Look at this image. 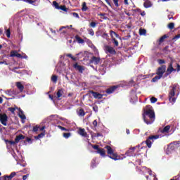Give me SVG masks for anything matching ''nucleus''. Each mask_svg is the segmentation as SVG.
Instances as JSON below:
<instances>
[{
  "instance_id": "nucleus-49",
  "label": "nucleus",
  "mask_w": 180,
  "mask_h": 180,
  "mask_svg": "<svg viewBox=\"0 0 180 180\" xmlns=\"http://www.w3.org/2000/svg\"><path fill=\"white\" fill-rule=\"evenodd\" d=\"M103 135L101 133H96L94 134V137H103Z\"/></svg>"
},
{
  "instance_id": "nucleus-11",
  "label": "nucleus",
  "mask_w": 180,
  "mask_h": 180,
  "mask_svg": "<svg viewBox=\"0 0 180 180\" xmlns=\"http://www.w3.org/2000/svg\"><path fill=\"white\" fill-rule=\"evenodd\" d=\"M118 88L119 86H112L110 88L107 89L105 90V92L108 94V95H110V94H113Z\"/></svg>"
},
{
  "instance_id": "nucleus-3",
  "label": "nucleus",
  "mask_w": 180,
  "mask_h": 180,
  "mask_svg": "<svg viewBox=\"0 0 180 180\" xmlns=\"http://www.w3.org/2000/svg\"><path fill=\"white\" fill-rule=\"evenodd\" d=\"M105 150H107V153L108 154L109 158H111V160H114L115 161H117V160H120L119 155L117 154L113 153V149L110 146H105Z\"/></svg>"
},
{
  "instance_id": "nucleus-52",
  "label": "nucleus",
  "mask_w": 180,
  "mask_h": 180,
  "mask_svg": "<svg viewBox=\"0 0 180 180\" xmlns=\"http://www.w3.org/2000/svg\"><path fill=\"white\" fill-rule=\"evenodd\" d=\"M102 37H103V39H108V37H109V35L108 34V33L104 32L102 35Z\"/></svg>"
},
{
  "instance_id": "nucleus-55",
  "label": "nucleus",
  "mask_w": 180,
  "mask_h": 180,
  "mask_svg": "<svg viewBox=\"0 0 180 180\" xmlns=\"http://www.w3.org/2000/svg\"><path fill=\"white\" fill-rule=\"evenodd\" d=\"M168 75H171V73H169V72L166 70V72L164 75V77L167 78V77H168Z\"/></svg>"
},
{
  "instance_id": "nucleus-26",
  "label": "nucleus",
  "mask_w": 180,
  "mask_h": 180,
  "mask_svg": "<svg viewBox=\"0 0 180 180\" xmlns=\"http://www.w3.org/2000/svg\"><path fill=\"white\" fill-rule=\"evenodd\" d=\"M172 146H174L176 148H178V147H180V141H175L172 142Z\"/></svg>"
},
{
  "instance_id": "nucleus-4",
  "label": "nucleus",
  "mask_w": 180,
  "mask_h": 180,
  "mask_svg": "<svg viewBox=\"0 0 180 180\" xmlns=\"http://www.w3.org/2000/svg\"><path fill=\"white\" fill-rule=\"evenodd\" d=\"M92 148L94 150H97L96 153L100 154L101 157H106V150L102 148H99V146L98 145H91Z\"/></svg>"
},
{
  "instance_id": "nucleus-2",
  "label": "nucleus",
  "mask_w": 180,
  "mask_h": 180,
  "mask_svg": "<svg viewBox=\"0 0 180 180\" xmlns=\"http://www.w3.org/2000/svg\"><path fill=\"white\" fill-rule=\"evenodd\" d=\"M160 139V135H150L149 136L146 141H143L141 144H146L148 148H151V146L153 143H154L155 140H158Z\"/></svg>"
},
{
  "instance_id": "nucleus-37",
  "label": "nucleus",
  "mask_w": 180,
  "mask_h": 180,
  "mask_svg": "<svg viewBox=\"0 0 180 180\" xmlns=\"http://www.w3.org/2000/svg\"><path fill=\"white\" fill-rule=\"evenodd\" d=\"M58 129H60L63 131H70V129H67L64 127H62L61 125H58Z\"/></svg>"
},
{
  "instance_id": "nucleus-46",
  "label": "nucleus",
  "mask_w": 180,
  "mask_h": 180,
  "mask_svg": "<svg viewBox=\"0 0 180 180\" xmlns=\"http://www.w3.org/2000/svg\"><path fill=\"white\" fill-rule=\"evenodd\" d=\"M158 63L160 65L165 64V60L164 59H158Z\"/></svg>"
},
{
  "instance_id": "nucleus-35",
  "label": "nucleus",
  "mask_w": 180,
  "mask_h": 180,
  "mask_svg": "<svg viewBox=\"0 0 180 180\" xmlns=\"http://www.w3.org/2000/svg\"><path fill=\"white\" fill-rule=\"evenodd\" d=\"M112 41L113 44H115V47L119 46V41L117 40H116V38H112Z\"/></svg>"
},
{
  "instance_id": "nucleus-13",
  "label": "nucleus",
  "mask_w": 180,
  "mask_h": 180,
  "mask_svg": "<svg viewBox=\"0 0 180 180\" xmlns=\"http://www.w3.org/2000/svg\"><path fill=\"white\" fill-rule=\"evenodd\" d=\"M44 129H46V127H44V126L40 127V126L37 125V126L33 127L32 131L34 133H37V131H43V130H44Z\"/></svg>"
},
{
  "instance_id": "nucleus-50",
  "label": "nucleus",
  "mask_w": 180,
  "mask_h": 180,
  "mask_svg": "<svg viewBox=\"0 0 180 180\" xmlns=\"http://www.w3.org/2000/svg\"><path fill=\"white\" fill-rule=\"evenodd\" d=\"M72 15L74 16V18H77V19H79V15H78L77 13H72Z\"/></svg>"
},
{
  "instance_id": "nucleus-54",
  "label": "nucleus",
  "mask_w": 180,
  "mask_h": 180,
  "mask_svg": "<svg viewBox=\"0 0 180 180\" xmlns=\"http://www.w3.org/2000/svg\"><path fill=\"white\" fill-rule=\"evenodd\" d=\"M93 110H94L96 112H98V105H94L93 106Z\"/></svg>"
},
{
  "instance_id": "nucleus-27",
  "label": "nucleus",
  "mask_w": 180,
  "mask_h": 180,
  "mask_svg": "<svg viewBox=\"0 0 180 180\" xmlns=\"http://www.w3.org/2000/svg\"><path fill=\"white\" fill-rule=\"evenodd\" d=\"M176 148L175 147L174 145H172V143L168 146L167 147V150L168 151H174Z\"/></svg>"
},
{
  "instance_id": "nucleus-17",
  "label": "nucleus",
  "mask_w": 180,
  "mask_h": 180,
  "mask_svg": "<svg viewBox=\"0 0 180 180\" xmlns=\"http://www.w3.org/2000/svg\"><path fill=\"white\" fill-rule=\"evenodd\" d=\"M110 35L111 39H115V37H116V39H120V36L113 30L110 31Z\"/></svg>"
},
{
  "instance_id": "nucleus-58",
  "label": "nucleus",
  "mask_w": 180,
  "mask_h": 180,
  "mask_svg": "<svg viewBox=\"0 0 180 180\" xmlns=\"http://www.w3.org/2000/svg\"><path fill=\"white\" fill-rule=\"evenodd\" d=\"M2 64H5V65H8L9 63H6V61L4 60V61L0 62V65H2Z\"/></svg>"
},
{
  "instance_id": "nucleus-25",
  "label": "nucleus",
  "mask_w": 180,
  "mask_h": 180,
  "mask_svg": "<svg viewBox=\"0 0 180 180\" xmlns=\"http://www.w3.org/2000/svg\"><path fill=\"white\" fill-rule=\"evenodd\" d=\"M162 76H160V75H157L155 77H153L151 80V82H157L159 79H161Z\"/></svg>"
},
{
  "instance_id": "nucleus-41",
  "label": "nucleus",
  "mask_w": 180,
  "mask_h": 180,
  "mask_svg": "<svg viewBox=\"0 0 180 180\" xmlns=\"http://www.w3.org/2000/svg\"><path fill=\"white\" fill-rule=\"evenodd\" d=\"M23 2H26L27 4H30V5H33L36 1L34 0H23Z\"/></svg>"
},
{
  "instance_id": "nucleus-7",
  "label": "nucleus",
  "mask_w": 180,
  "mask_h": 180,
  "mask_svg": "<svg viewBox=\"0 0 180 180\" xmlns=\"http://www.w3.org/2000/svg\"><path fill=\"white\" fill-rule=\"evenodd\" d=\"M91 94L95 99H102L103 98V94L94 91V90H89L88 91L89 95H91Z\"/></svg>"
},
{
  "instance_id": "nucleus-20",
  "label": "nucleus",
  "mask_w": 180,
  "mask_h": 180,
  "mask_svg": "<svg viewBox=\"0 0 180 180\" xmlns=\"http://www.w3.org/2000/svg\"><path fill=\"white\" fill-rule=\"evenodd\" d=\"M143 6L146 9H148V8H151V6H153V3L150 1H146L143 3Z\"/></svg>"
},
{
  "instance_id": "nucleus-23",
  "label": "nucleus",
  "mask_w": 180,
  "mask_h": 180,
  "mask_svg": "<svg viewBox=\"0 0 180 180\" xmlns=\"http://www.w3.org/2000/svg\"><path fill=\"white\" fill-rule=\"evenodd\" d=\"M88 9H89V8H88V6H86V2H83L82 4V12H86V11H88Z\"/></svg>"
},
{
  "instance_id": "nucleus-30",
  "label": "nucleus",
  "mask_w": 180,
  "mask_h": 180,
  "mask_svg": "<svg viewBox=\"0 0 180 180\" xmlns=\"http://www.w3.org/2000/svg\"><path fill=\"white\" fill-rule=\"evenodd\" d=\"M147 34V31L144 29H140L139 30V34L140 36H146Z\"/></svg>"
},
{
  "instance_id": "nucleus-28",
  "label": "nucleus",
  "mask_w": 180,
  "mask_h": 180,
  "mask_svg": "<svg viewBox=\"0 0 180 180\" xmlns=\"http://www.w3.org/2000/svg\"><path fill=\"white\" fill-rule=\"evenodd\" d=\"M165 39H168V35L165 34L162 37H161L159 39V43H164Z\"/></svg>"
},
{
  "instance_id": "nucleus-5",
  "label": "nucleus",
  "mask_w": 180,
  "mask_h": 180,
  "mask_svg": "<svg viewBox=\"0 0 180 180\" xmlns=\"http://www.w3.org/2000/svg\"><path fill=\"white\" fill-rule=\"evenodd\" d=\"M10 57H17V58H25V60L28 58L27 55L22 56V54L18 53V51L15 50L10 52Z\"/></svg>"
},
{
  "instance_id": "nucleus-8",
  "label": "nucleus",
  "mask_w": 180,
  "mask_h": 180,
  "mask_svg": "<svg viewBox=\"0 0 180 180\" xmlns=\"http://www.w3.org/2000/svg\"><path fill=\"white\" fill-rule=\"evenodd\" d=\"M1 109H0V113H1ZM0 122L3 126H7L8 122V115L5 113L0 114Z\"/></svg>"
},
{
  "instance_id": "nucleus-33",
  "label": "nucleus",
  "mask_w": 180,
  "mask_h": 180,
  "mask_svg": "<svg viewBox=\"0 0 180 180\" xmlns=\"http://www.w3.org/2000/svg\"><path fill=\"white\" fill-rule=\"evenodd\" d=\"M19 67H15V68H13L12 70H11V71H13V72H15V74H22V72H20V70H19Z\"/></svg>"
},
{
  "instance_id": "nucleus-40",
  "label": "nucleus",
  "mask_w": 180,
  "mask_h": 180,
  "mask_svg": "<svg viewBox=\"0 0 180 180\" xmlns=\"http://www.w3.org/2000/svg\"><path fill=\"white\" fill-rule=\"evenodd\" d=\"M63 136L65 139H70L71 137V133H63Z\"/></svg>"
},
{
  "instance_id": "nucleus-43",
  "label": "nucleus",
  "mask_w": 180,
  "mask_h": 180,
  "mask_svg": "<svg viewBox=\"0 0 180 180\" xmlns=\"http://www.w3.org/2000/svg\"><path fill=\"white\" fill-rule=\"evenodd\" d=\"M8 144H10V146H15V144L18 143V142H16V140L15 139V141H7Z\"/></svg>"
},
{
  "instance_id": "nucleus-14",
  "label": "nucleus",
  "mask_w": 180,
  "mask_h": 180,
  "mask_svg": "<svg viewBox=\"0 0 180 180\" xmlns=\"http://www.w3.org/2000/svg\"><path fill=\"white\" fill-rule=\"evenodd\" d=\"M172 61L170 62V63L169 64L167 69L166 71H167V72H169L170 74H172V72H175L176 71V69L174 68V67L172 66Z\"/></svg>"
},
{
  "instance_id": "nucleus-57",
  "label": "nucleus",
  "mask_w": 180,
  "mask_h": 180,
  "mask_svg": "<svg viewBox=\"0 0 180 180\" xmlns=\"http://www.w3.org/2000/svg\"><path fill=\"white\" fill-rule=\"evenodd\" d=\"M93 125L94 126V127H96V126H98V121L96 120L93 122Z\"/></svg>"
},
{
  "instance_id": "nucleus-62",
  "label": "nucleus",
  "mask_w": 180,
  "mask_h": 180,
  "mask_svg": "<svg viewBox=\"0 0 180 180\" xmlns=\"http://www.w3.org/2000/svg\"><path fill=\"white\" fill-rule=\"evenodd\" d=\"M106 4H108V5H109V6H112V4L110 3V1H109V0H105Z\"/></svg>"
},
{
  "instance_id": "nucleus-24",
  "label": "nucleus",
  "mask_w": 180,
  "mask_h": 180,
  "mask_svg": "<svg viewBox=\"0 0 180 180\" xmlns=\"http://www.w3.org/2000/svg\"><path fill=\"white\" fill-rule=\"evenodd\" d=\"M169 129H171V126L167 125L162 129L161 133H168V131H169Z\"/></svg>"
},
{
  "instance_id": "nucleus-53",
  "label": "nucleus",
  "mask_w": 180,
  "mask_h": 180,
  "mask_svg": "<svg viewBox=\"0 0 180 180\" xmlns=\"http://www.w3.org/2000/svg\"><path fill=\"white\" fill-rule=\"evenodd\" d=\"M19 116L20 119H22V120H25L26 119V115H25L24 114L22 115L19 114Z\"/></svg>"
},
{
  "instance_id": "nucleus-44",
  "label": "nucleus",
  "mask_w": 180,
  "mask_h": 180,
  "mask_svg": "<svg viewBox=\"0 0 180 180\" xmlns=\"http://www.w3.org/2000/svg\"><path fill=\"white\" fill-rule=\"evenodd\" d=\"M158 101V99L155 97H152L150 98V102L151 103H155V102H157Z\"/></svg>"
},
{
  "instance_id": "nucleus-10",
  "label": "nucleus",
  "mask_w": 180,
  "mask_h": 180,
  "mask_svg": "<svg viewBox=\"0 0 180 180\" xmlns=\"http://www.w3.org/2000/svg\"><path fill=\"white\" fill-rule=\"evenodd\" d=\"M77 133L79 136H82V137H88V133H86V131H85L84 128H78Z\"/></svg>"
},
{
  "instance_id": "nucleus-9",
  "label": "nucleus",
  "mask_w": 180,
  "mask_h": 180,
  "mask_svg": "<svg viewBox=\"0 0 180 180\" xmlns=\"http://www.w3.org/2000/svg\"><path fill=\"white\" fill-rule=\"evenodd\" d=\"M105 53H109V54H112V56H115L116 54V50H115V48L109 45L105 46Z\"/></svg>"
},
{
  "instance_id": "nucleus-51",
  "label": "nucleus",
  "mask_w": 180,
  "mask_h": 180,
  "mask_svg": "<svg viewBox=\"0 0 180 180\" xmlns=\"http://www.w3.org/2000/svg\"><path fill=\"white\" fill-rule=\"evenodd\" d=\"M6 34L7 37H11V30H7Z\"/></svg>"
},
{
  "instance_id": "nucleus-39",
  "label": "nucleus",
  "mask_w": 180,
  "mask_h": 180,
  "mask_svg": "<svg viewBox=\"0 0 180 180\" xmlns=\"http://www.w3.org/2000/svg\"><path fill=\"white\" fill-rule=\"evenodd\" d=\"M66 57H69L70 58H72V60L73 61H77V58L72 56V54H71V53H68V54L66 55Z\"/></svg>"
},
{
  "instance_id": "nucleus-56",
  "label": "nucleus",
  "mask_w": 180,
  "mask_h": 180,
  "mask_svg": "<svg viewBox=\"0 0 180 180\" xmlns=\"http://www.w3.org/2000/svg\"><path fill=\"white\" fill-rule=\"evenodd\" d=\"M44 136H45L44 132L38 134V137H39V139H43Z\"/></svg>"
},
{
  "instance_id": "nucleus-61",
  "label": "nucleus",
  "mask_w": 180,
  "mask_h": 180,
  "mask_svg": "<svg viewBox=\"0 0 180 180\" xmlns=\"http://www.w3.org/2000/svg\"><path fill=\"white\" fill-rule=\"evenodd\" d=\"M176 71L177 72H179V71H180V65H179V64H177V68H176Z\"/></svg>"
},
{
  "instance_id": "nucleus-21",
  "label": "nucleus",
  "mask_w": 180,
  "mask_h": 180,
  "mask_svg": "<svg viewBox=\"0 0 180 180\" xmlns=\"http://www.w3.org/2000/svg\"><path fill=\"white\" fill-rule=\"evenodd\" d=\"M25 136L23 134H20L15 137V143H19L20 140H25Z\"/></svg>"
},
{
  "instance_id": "nucleus-38",
  "label": "nucleus",
  "mask_w": 180,
  "mask_h": 180,
  "mask_svg": "<svg viewBox=\"0 0 180 180\" xmlns=\"http://www.w3.org/2000/svg\"><path fill=\"white\" fill-rule=\"evenodd\" d=\"M53 5L56 8V9H60V6L57 3V1H53Z\"/></svg>"
},
{
  "instance_id": "nucleus-22",
  "label": "nucleus",
  "mask_w": 180,
  "mask_h": 180,
  "mask_svg": "<svg viewBox=\"0 0 180 180\" xmlns=\"http://www.w3.org/2000/svg\"><path fill=\"white\" fill-rule=\"evenodd\" d=\"M78 116H85V110H84V108H79V110H77Z\"/></svg>"
},
{
  "instance_id": "nucleus-34",
  "label": "nucleus",
  "mask_w": 180,
  "mask_h": 180,
  "mask_svg": "<svg viewBox=\"0 0 180 180\" xmlns=\"http://www.w3.org/2000/svg\"><path fill=\"white\" fill-rule=\"evenodd\" d=\"M59 9H60V11H63V12H68V8H67V6H65V5L60 6V7H59Z\"/></svg>"
},
{
  "instance_id": "nucleus-60",
  "label": "nucleus",
  "mask_w": 180,
  "mask_h": 180,
  "mask_svg": "<svg viewBox=\"0 0 180 180\" xmlns=\"http://www.w3.org/2000/svg\"><path fill=\"white\" fill-rule=\"evenodd\" d=\"M26 141H27V143H30V144H32V139L27 137Z\"/></svg>"
},
{
  "instance_id": "nucleus-64",
  "label": "nucleus",
  "mask_w": 180,
  "mask_h": 180,
  "mask_svg": "<svg viewBox=\"0 0 180 180\" xmlns=\"http://www.w3.org/2000/svg\"><path fill=\"white\" fill-rule=\"evenodd\" d=\"M141 15H142V16H146V11H141Z\"/></svg>"
},
{
  "instance_id": "nucleus-47",
  "label": "nucleus",
  "mask_w": 180,
  "mask_h": 180,
  "mask_svg": "<svg viewBox=\"0 0 180 180\" xmlns=\"http://www.w3.org/2000/svg\"><path fill=\"white\" fill-rule=\"evenodd\" d=\"M169 102H173V103H174L176 102V98L175 97H169Z\"/></svg>"
},
{
  "instance_id": "nucleus-16",
  "label": "nucleus",
  "mask_w": 180,
  "mask_h": 180,
  "mask_svg": "<svg viewBox=\"0 0 180 180\" xmlns=\"http://www.w3.org/2000/svg\"><path fill=\"white\" fill-rule=\"evenodd\" d=\"M91 63H93L95 65H98V63H101V58L93 56L91 58Z\"/></svg>"
},
{
  "instance_id": "nucleus-59",
  "label": "nucleus",
  "mask_w": 180,
  "mask_h": 180,
  "mask_svg": "<svg viewBox=\"0 0 180 180\" xmlns=\"http://www.w3.org/2000/svg\"><path fill=\"white\" fill-rule=\"evenodd\" d=\"M27 178H29V174H26V175H24V176H22V179H23V180H27Z\"/></svg>"
},
{
  "instance_id": "nucleus-15",
  "label": "nucleus",
  "mask_w": 180,
  "mask_h": 180,
  "mask_svg": "<svg viewBox=\"0 0 180 180\" xmlns=\"http://www.w3.org/2000/svg\"><path fill=\"white\" fill-rule=\"evenodd\" d=\"M74 68H75V70H77V71H79V72H81V73H82L84 72V70H85L84 68V66L79 65H78V63H75L74 65Z\"/></svg>"
},
{
  "instance_id": "nucleus-1",
  "label": "nucleus",
  "mask_w": 180,
  "mask_h": 180,
  "mask_svg": "<svg viewBox=\"0 0 180 180\" xmlns=\"http://www.w3.org/2000/svg\"><path fill=\"white\" fill-rule=\"evenodd\" d=\"M143 121L146 124H153L155 120V112L151 105H146L142 114Z\"/></svg>"
},
{
  "instance_id": "nucleus-29",
  "label": "nucleus",
  "mask_w": 180,
  "mask_h": 180,
  "mask_svg": "<svg viewBox=\"0 0 180 180\" xmlns=\"http://www.w3.org/2000/svg\"><path fill=\"white\" fill-rule=\"evenodd\" d=\"M96 25H98V22L95 21H92L91 22L89 23V27H92L93 29H95V27H96Z\"/></svg>"
},
{
  "instance_id": "nucleus-12",
  "label": "nucleus",
  "mask_w": 180,
  "mask_h": 180,
  "mask_svg": "<svg viewBox=\"0 0 180 180\" xmlns=\"http://www.w3.org/2000/svg\"><path fill=\"white\" fill-rule=\"evenodd\" d=\"M176 86H178V84H173L172 89L169 93V98H173V96H175V89H176Z\"/></svg>"
},
{
  "instance_id": "nucleus-6",
  "label": "nucleus",
  "mask_w": 180,
  "mask_h": 180,
  "mask_svg": "<svg viewBox=\"0 0 180 180\" xmlns=\"http://www.w3.org/2000/svg\"><path fill=\"white\" fill-rule=\"evenodd\" d=\"M165 71H167V65H162L159 68H158L156 70V75H160V77H163L164 74H165Z\"/></svg>"
},
{
  "instance_id": "nucleus-31",
  "label": "nucleus",
  "mask_w": 180,
  "mask_h": 180,
  "mask_svg": "<svg viewBox=\"0 0 180 180\" xmlns=\"http://www.w3.org/2000/svg\"><path fill=\"white\" fill-rule=\"evenodd\" d=\"M63 89H59L57 93H56V95H57V98L58 99H60V96H63Z\"/></svg>"
},
{
  "instance_id": "nucleus-18",
  "label": "nucleus",
  "mask_w": 180,
  "mask_h": 180,
  "mask_svg": "<svg viewBox=\"0 0 180 180\" xmlns=\"http://www.w3.org/2000/svg\"><path fill=\"white\" fill-rule=\"evenodd\" d=\"M16 86L18 89H19L20 92H23V90L25 89V86H23V84H22L20 82H18L16 83Z\"/></svg>"
},
{
  "instance_id": "nucleus-19",
  "label": "nucleus",
  "mask_w": 180,
  "mask_h": 180,
  "mask_svg": "<svg viewBox=\"0 0 180 180\" xmlns=\"http://www.w3.org/2000/svg\"><path fill=\"white\" fill-rule=\"evenodd\" d=\"M75 39H76L77 43H79V44H84V43H85V41L84 39H82L81 37H79L78 35H76L75 37Z\"/></svg>"
},
{
  "instance_id": "nucleus-42",
  "label": "nucleus",
  "mask_w": 180,
  "mask_h": 180,
  "mask_svg": "<svg viewBox=\"0 0 180 180\" xmlns=\"http://www.w3.org/2000/svg\"><path fill=\"white\" fill-rule=\"evenodd\" d=\"M112 2L116 8H119V6H120V5H119V0H112Z\"/></svg>"
},
{
  "instance_id": "nucleus-48",
  "label": "nucleus",
  "mask_w": 180,
  "mask_h": 180,
  "mask_svg": "<svg viewBox=\"0 0 180 180\" xmlns=\"http://www.w3.org/2000/svg\"><path fill=\"white\" fill-rule=\"evenodd\" d=\"M8 110H9V112H11V113L15 114L16 108H8Z\"/></svg>"
},
{
  "instance_id": "nucleus-45",
  "label": "nucleus",
  "mask_w": 180,
  "mask_h": 180,
  "mask_svg": "<svg viewBox=\"0 0 180 180\" xmlns=\"http://www.w3.org/2000/svg\"><path fill=\"white\" fill-rule=\"evenodd\" d=\"M88 32H89V34H90V36H94V34H95V32H94V30H92V29H89Z\"/></svg>"
},
{
  "instance_id": "nucleus-63",
  "label": "nucleus",
  "mask_w": 180,
  "mask_h": 180,
  "mask_svg": "<svg viewBox=\"0 0 180 180\" xmlns=\"http://www.w3.org/2000/svg\"><path fill=\"white\" fill-rule=\"evenodd\" d=\"M124 5H129V0H124Z\"/></svg>"
},
{
  "instance_id": "nucleus-36",
  "label": "nucleus",
  "mask_w": 180,
  "mask_h": 180,
  "mask_svg": "<svg viewBox=\"0 0 180 180\" xmlns=\"http://www.w3.org/2000/svg\"><path fill=\"white\" fill-rule=\"evenodd\" d=\"M167 27L169 29H170V30H172V29H174L175 27V23H174V22L169 23L167 25Z\"/></svg>"
},
{
  "instance_id": "nucleus-32",
  "label": "nucleus",
  "mask_w": 180,
  "mask_h": 180,
  "mask_svg": "<svg viewBox=\"0 0 180 180\" xmlns=\"http://www.w3.org/2000/svg\"><path fill=\"white\" fill-rule=\"evenodd\" d=\"M57 79H58V77L56 75H52L51 77V81L52 82H54L56 84L57 82Z\"/></svg>"
}]
</instances>
